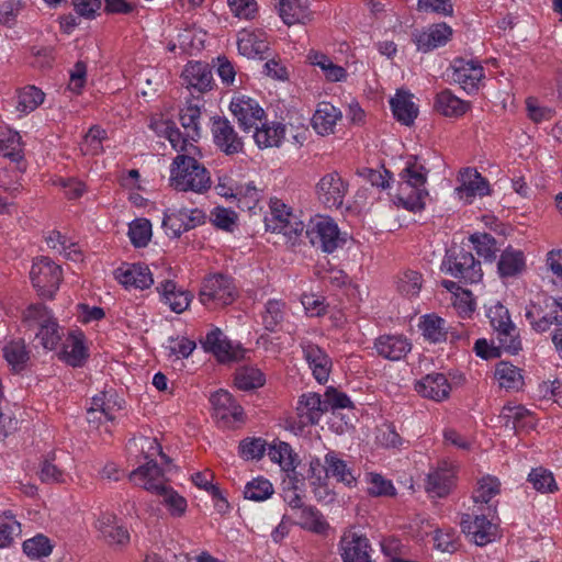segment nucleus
I'll list each match as a JSON object with an SVG mask.
<instances>
[{
	"label": "nucleus",
	"mask_w": 562,
	"mask_h": 562,
	"mask_svg": "<svg viewBox=\"0 0 562 562\" xmlns=\"http://www.w3.org/2000/svg\"><path fill=\"white\" fill-rule=\"evenodd\" d=\"M116 279L125 286H134L136 289H147L153 283V276L149 268L144 265H132L125 270L119 269Z\"/></svg>",
	"instance_id": "31"
},
{
	"label": "nucleus",
	"mask_w": 562,
	"mask_h": 562,
	"mask_svg": "<svg viewBox=\"0 0 562 562\" xmlns=\"http://www.w3.org/2000/svg\"><path fill=\"white\" fill-rule=\"evenodd\" d=\"M496 507L473 508L472 513L462 515L461 528L464 535L477 546H485L495 540L497 525L493 521Z\"/></svg>",
	"instance_id": "6"
},
{
	"label": "nucleus",
	"mask_w": 562,
	"mask_h": 562,
	"mask_svg": "<svg viewBox=\"0 0 562 562\" xmlns=\"http://www.w3.org/2000/svg\"><path fill=\"white\" fill-rule=\"evenodd\" d=\"M254 139L259 148L279 147L285 137V126L281 123L255 126Z\"/></svg>",
	"instance_id": "36"
},
{
	"label": "nucleus",
	"mask_w": 562,
	"mask_h": 562,
	"mask_svg": "<svg viewBox=\"0 0 562 562\" xmlns=\"http://www.w3.org/2000/svg\"><path fill=\"white\" fill-rule=\"evenodd\" d=\"M183 85L191 91L204 93L212 89L213 75L209 64L202 61H190L182 70Z\"/></svg>",
	"instance_id": "20"
},
{
	"label": "nucleus",
	"mask_w": 562,
	"mask_h": 562,
	"mask_svg": "<svg viewBox=\"0 0 562 562\" xmlns=\"http://www.w3.org/2000/svg\"><path fill=\"white\" fill-rule=\"evenodd\" d=\"M525 318L537 333L562 326V297L537 294L525 307Z\"/></svg>",
	"instance_id": "4"
},
{
	"label": "nucleus",
	"mask_w": 562,
	"mask_h": 562,
	"mask_svg": "<svg viewBox=\"0 0 562 562\" xmlns=\"http://www.w3.org/2000/svg\"><path fill=\"white\" fill-rule=\"evenodd\" d=\"M205 221L204 213L199 209L187 210L181 209L166 213L162 220V226L166 233L173 237H180L183 232H188Z\"/></svg>",
	"instance_id": "16"
},
{
	"label": "nucleus",
	"mask_w": 562,
	"mask_h": 562,
	"mask_svg": "<svg viewBox=\"0 0 562 562\" xmlns=\"http://www.w3.org/2000/svg\"><path fill=\"white\" fill-rule=\"evenodd\" d=\"M501 493V481L493 475H484L482 476L472 494V499L474 503L473 508H485L488 506H494L491 504L492 499Z\"/></svg>",
	"instance_id": "29"
},
{
	"label": "nucleus",
	"mask_w": 562,
	"mask_h": 562,
	"mask_svg": "<svg viewBox=\"0 0 562 562\" xmlns=\"http://www.w3.org/2000/svg\"><path fill=\"white\" fill-rule=\"evenodd\" d=\"M276 7L286 25L305 23L310 19L308 7L302 0H278Z\"/></svg>",
	"instance_id": "34"
},
{
	"label": "nucleus",
	"mask_w": 562,
	"mask_h": 562,
	"mask_svg": "<svg viewBox=\"0 0 562 562\" xmlns=\"http://www.w3.org/2000/svg\"><path fill=\"white\" fill-rule=\"evenodd\" d=\"M157 290L162 296L164 302L177 314L184 312L193 299V295L189 291L178 288L171 280L161 282L157 286Z\"/></svg>",
	"instance_id": "26"
},
{
	"label": "nucleus",
	"mask_w": 562,
	"mask_h": 562,
	"mask_svg": "<svg viewBox=\"0 0 562 562\" xmlns=\"http://www.w3.org/2000/svg\"><path fill=\"white\" fill-rule=\"evenodd\" d=\"M200 302L209 310H216L232 304L236 299L233 280L224 274L206 278L199 294Z\"/></svg>",
	"instance_id": "8"
},
{
	"label": "nucleus",
	"mask_w": 562,
	"mask_h": 562,
	"mask_svg": "<svg viewBox=\"0 0 562 562\" xmlns=\"http://www.w3.org/2000/svg\"><path fill=\"white\" fill-rule=\"evenodd\" d=\"M435 109L445 116H461L470 109V103L446 89L437 93Z\"/></svg>",
	"instance_id": "35"
},
{
	"label": "nucleus",
	"mask_w": 562,
	"mask_h": 562,
	"mask_svg": "<svg viewBox=\"0 0 562 562\" xmlns=\"http://www.w3.org/2000/svg\"><path fill=\"white\" fill-rule=\"evenodd\" d=\"M374 348L382 358L400 361L412 350V344L402 334H385L375 339Z\"/></svg>",
	"instance_id": "21"
},
{
	"label": "nucleus",
	"mask_w": 562,
	"mask_h": 562,
	"mask_svg": "<svg viewBox=\"0 0 562 562\" xmlns=\"http://www.w3.org/2000/svg\"><path fill=\"white\" fill-rule=\"evenodd\" d=\"M375 438L376 441L385 448L400 449L404 445V440L391 424H383L379 427Z\"/></svg>",
	"instance_id": "63"
},
{
	"label": "nucleus",
	"mask_w": 562,
	"mask_h": 562,
	"mask_svg": "<svg viewBox=\"0 0 562 562\" xmlns=\"http://www.w3.org/2000/svg\"><path fill=\"white\" fill-rule=\"evenodd\" d=\"M169 183L177 191L204 193L212 181L209 170L195 155L179 154L172 160Z\"/></svg>",
	"instance_id": "2"
},
{
	"label": "nucleus",
	"mask_w": 562,
	"mask_h": 562,
	"mask_svg": "<svg viewBox=\"0 0 562 562\" xmlns=\"http://www.w3.org/2000/svg\"><path fill=\"white\" fill-rule=\"evenodd\" d=\"M528 482L540 493H554L558 491L553 474L544 468L532 469L528 475Z\"/></svg>",
	"instance_id": "50"
},
{
	"label": "nucleus",
	"mask_w": 562,
	"mask_h": 562,
	"mask_svg": "<svg viewBox=\"0 0 562 562\" xmlns=\"http://www.w3.org/2000/svg\"><path fill=\"white\" fill-rule=\"evenodd\" d=\"M106 138V132L100 126L89 128L80 144V150L83 155H98L102 151V140Z\"/></svg>",
	"instance_id": "53"
},
{
	"label": "nucleus",
	"mask_w": 562,
	"mask_h": 562,
	"mask_svg": "<svg viewBox=\"0 0 562 562\" xmlns=\"http://www.w3.org/2000/svg\"><path fill=\"white\" fill-rule=\"evenodd\" d=\"M456 482V467L449 461H441L427 475L426 492L432 497L447 496Z\"/></svg>",
	"instance_id": "17"
},
{
	"label": "nucleus",
	"mask_w": 562,
	"mask_h": 562,
	"mask_svg": "<svg viewBox=\"0 0 562 562\" xmlns=\"http://www.w3.org/2000/svg\"><path fill=\"white\" fill-rule=\"evenodd\" d=\"M413 99V94L398 90L390 101L394 117L406 126H411L418 115V106Z\"/></svg>",
	"instance_id": "27"
},
{
	"label": "nucleus",
	"mask_w": 562,
	"mask_h": 562,
	"mask_svg": "<svg viewBox=\"0 0 562 562\" xmlns=\"http://www.w3.org/2000/svg\"><path fill=\"white\" fill-rule=\"evenodd\" d=\"M128 236L135 247H145L151 237V223L146 218H137L130 224Z\"/></svg>",
	"instance_id": "54"
},
{
	"label": "nucleus",
	"mask_w": 562,
	"mask_h": 562,
	"mask_svg": "<svg viewBox=\"0 0 562 562\" xmlns=\"http://www.w3.org/2000/svg\"><path fill=\"white\" fill-rule=\"evenodd\" d=\"M229 110L246 133L250 132L265 116L263 109L255 100L245 97L234 98Z\"/></svg>",
	"instance_id": "19"
},
{
	"label": "nucleus",
	"mask_w": 562,
	"mask_h": 562,
	"mask_svg": "<svg viewBox=\"0 0 562 562\" xmlns=\"http://www.w3.org/2000/svg\"><path fill=\"white\" fill-rule=\"evenodd\" d=\"M368 492L373 496H393L395 495V487L390 480L384 479L376 473H369L367 475Z\"/></svg>",
	"instance_id": "61"
},
{
	"label": "nucleus",
	"mask_w": 562,
	"mask_h": 562,
	"mask_svg": "<svg viewBox=\"0 0 562 562\" xmlns=\"http://www.w3.org/2000/svg\"><path fill=\"white\" fill-rule=\"evenodd\" d=\"M341 117V112L329 102H321L312 117L314 130L326 135L334 132V127Z\"/></svg>",
	"instance_id": "30"
},
{
	"label": "nucleus",
	"mask_w": 562,
	"mask_h": 562,
	"mask_svg": "<svg viewBox=\"0 0 562 562\" xmlns=\"http://www.w3.org/2000/svg\"><path fill=\"white\" fill-rule=\"evenodd\" d=\"M20 533L21 525L10 513L0 515V548L10 546Z\"/></svg>",
	"instance_id": "55"
},
{
	"label": "nucleus",
	"mask_w": 562,
	"mask_h": 562,
	"mask_svg": "<svg viewBox=\"0 0 562 562\" xmlns=\"http://www.w3.org/2000/svg\"><path fill=\"white\" fill-rule=\"evenodd\" d=\"M210 401L213 405L216 418L223 420H229L231 418L233 420L240 419L243 415V408L236 403L229 392L220 390L212 394Z\"/></svg>",
	"instance_id": "28"
},
{
	"label": "nucleus",
	"mask_w": 562,
	"mask_h": 562,
	"mask_svg": "<svg viewBox=\"0 0 562 562\" xmlns=\"http://www.w3.org/2000/svg\"><path fill=\"white\" fill-rule=\"evenodd\" d=\"M202 344L204 349L215 355L220 361H229L237 358L231 341L226 339L220 328L211 330Z\"/></svg>",
	"instance_id": "33"
},
{
	"label": "nucleus",
	"mask_w": 562,
	"mask_h": 562,
	"mask_svg": "<svg viewBox=\"0 0 562 562\" xmlns=\"http://www.w3.org/2000/svg\"><path fill=\"white\" fill-rule=\"evenodd\" d=\"M348 187V182H345L339 173L330 172L322 177L316 184V194L325 206L339 209L342 206Z\"/></svg>",
	"instance_id": "14"
},
{
	"label": "nucleus",
	"mask_w": 562,
	"mask_h": 562,
	"mask_svg": "<svg viewBox=\"0 0 562 562\" xmlns=\"http://www.w3.org/2000/svg\"><path fill=\"white\" fill-rule=\"evenodd\" d=\"M486 317L496 334L499 348L513 355L517 353L521 349V339L508 308L498 301L492 302L486 307Z\"/></svg>",
	"instance_id": "5"
},
{
	"label": "nucleus",
	"mask_w": 562,
	"mask_h": 562,
	"mask_svg": "<svg viewBox=\"0 0 562 562\" xmlns=\"http://www.w3.org/2000/svg\"><path fill=\"white\" fill-rule=\"evenodd\" d=\"M397 291L409 299L416 297L423 286V276L414 270H406L398 276Z\"/></svg>",
	"instance_id": "48"
},
{
	"label": "nucleus",
	"mask_w": 562,
	"mask_h": 562,
	"mask_svg": "<svg viewBox=\"0 0 562 562\" xmlns=\"http://www.w3.org/2000/svg\"><path fill=\"white\" fill-rule=\"evenodd\" d=\"M201 117V104L188 102L180 111V122L188 137L196 142L201 136L199 120Z\"/></svg>",
	"instance_id": "42"
},
{
	"label": "nucleus",
	"mask_w": 562,
	"mask_h": 562,
	"mask_svg": "<svg viewBox=\"0 0 562 562\" xmlns=\"http://www.w3.org/2000/svg\"><path fill=\"white\" fill-rule=\"evenodd\" d=\"M450 300L453 308L462 318L470 317L475 310L472 294L468 290L457 292L456 296Z\"/></svg>",
	"instance_id": "64"
},
{
	"label": "nucleus",
	"mask_w": 562,
	"mask_h": 562,
	"mask_svg": "<svg viewBox=\"0 0 562 562\" xmlns=\"http://www.w3.org/2000/svg\"><path fill=\"white\" fill-rule=\"evenodd\" d=\"M211 132L215 146L225 155L233 156L244 151L243 137L238 135L226 117L214 116Z\"/></svg>",
	"instance_id": "12"
},
{
	"label": "nucleus",
	"mask_w": 562,
	"mask_h": 562,
	"mask_svg": "<svg viewBox=\"0 0 562 562\" xmlns=\"http://www.w3.org/2000/svg\"><path fill=\"white\" fill-rule=\"evenodd\" d=\"M501 417L507 427L516 431L533 428L536 419L530 411L521 405L508 404L503 407Z\"/></svg>",
	"instance_id": "32"
},
{
	"label": "nucleus",
	"mask_w": 562,
	"mask_h": 562,
	"mask_svg": "<svg viewBox=\"0 0 562 562\" xmlns=\"http://www.w3.org/2000/svg\"><path fill=\"white\" fill-rule=\"evenodd\" d=\"M157 495L162 497V503L169 508L172 516L180 517L186 513L187 501L172 487L166 486Z\"/></svg>",
	"instance_id": "58"
},
{
	"label": "nucleus",
	"mask_w": 562,
	"mask_h": 562,
	"mask_svg": "<svg viewBox=\"0 0 562 562\" xmlns=\"http://www.w3.org/2000/svg\"><path fill=\"white\" fill-rule=\"evenodd\" d=\"M286 304L281 300H269L262 313V324L269 331H276L284 321Z\"/></svg>",
	"instance_id": "44"
},
{
	"label": "nucleus",
	"mask_w": 562,
	"mask_h": 562,
	"mask_svg": "<svg viewBox=\"0 0 562 562\" xmlns=\"http://www.w3.org/2000/svg\"><path fill=\"white\" fill-rule=\"evenodd\" d=\"M0 155L19 162L23 158L21 136L18 132H0Z\"/></svg>",
	"instance_id": "46"
},
{
	"label": "nucleus",
	"mask_w": 562,
	"mask_h": 562,
	"mask_svg": "<svg viewBox=\"0 0 562 562\" xmlns=\"http://www.w3.org/2000/svg\"><path fill=\"white\" fill-rule=\"evenodd\" d=\"M419 328L423 336L431 342H440L447 339V323L436 314L424 315L419 323Z\"/></svg>",
	"instance_id": "39"
},
{
	"label": "nucleus",
	"mask_w": 562,
	"mask_h": 562,
	"mask_svg": "<svg viewBox=\"0 0 562 562\" xmlns=\"http://www.w3.org/2000/svg\"><path fill=\"white\" fill-rule=\"evenodd\" d=\"M24 553L33 559L48 557L53 551L50 540L44 535H36L23 542Z\"/></svg>",
	"instance_id": "52"
},
{
	"label": "nucleus",
	"mask_w": 562,
	"mask_h": 562,
	"mask_svg": "<svg viewBox=\"0 0 562 562\" xmlns=\"http://www.w3.org/2000/svg\"><path fill=\"white\" fill-rule=\"evenodd\" d=\"M325 412L326 405L318 393L301 395L296 406L300 427L317 424Z\"/></svg>",
	"instance_id": "24"
},
{
	"label": "nucleus",
	"mask_w": 562,
	"mask_h": 562,
	"mask_svg": "<svg viewBox=\"0 0 562 562\" xmlns=\"http://www.w3.org/2000/svg\"><path fill=\"white\" fill-rule=\"evenodd\" d=\"M36 336L41 339L42 346L48 350L55 349L61 338L58 333V324L55 319L47 323H41L40 330Z\"/></svg>",
	"instance_id": "60"
},
{
	"label": "nucleus",
	"mask_w": 562,
	"mask_h": 562,
	"mask_svg": "<svg viewBox=\"0 0 562 562\" xmlns=\"http://www.w3.org/2000/svg\"><path fill=\"white\" fill-rule=\"evenodd\" d=\"M440 269L446 274L463 280L467 283H477L482 280L481 262L463 249L447 251Z\"/></svg>",
	"instance_id": "7"
},
{
	"label": "nucleus",
	"mask_w": 562,
	"mask_h": 562,
	"mask_svg": "<svg viewBox=\"0 0 562 562\" xmlns=\"http://www.w3.org/2000/svg\"><path fill=\"white\" fill-rule=\"evenodd\" d=\"M400 181L394 203L397 206L412 212L425 207L428 196L426 189L428 170L418 157L412 156L405 161V167L400 172Z\"/></svg>",
	"instance_id": "1"
},
{
	"label": "nucleus",
	"mask_w": 562,
	"mask_h": 562,
	"mask_svg": "<svg viewBox=\"0 0 562 562\" xmlns=\"http://www.w3.org/2000/svg\"><path fill=\"white\" fill-rule=\"evenodd\" d=\"M415 390L423 397L440 402L449 397L451 385L445 374L430 373L416 382Z\"/></svg>",
	"instance_id": "23"
},
{
	"label": "nucleus",
	"mask_w": 562,
	"mask_h": 562,
	"mask_svg": "<svg viewBox=\"0 0 562 562\" xmlns=\"http://www.w3.org/2000/svg\"><path fill=\"white\" fill-rule=\"evenodd\" d=\"M452 29L445 22L428 25L413 34L417 49L423 53L445 46L452 36Z\"/></svg>",
	"instance_id": "18"
},
{
	"label": "nucleus",
	"mask_w": 562,
	"mask_h": 562,
	"mask_svg": "<svg viewBox=\"0 0 562 562\" xmlns=\"http://www.w3.org/2000/svg\"><path fill=\"white\" fill-rule=\"evenodd\" d=\"M307 59L313 66H317L322 69L328 81L337 82L347 78L346 69L334 64L327 55L321 52L311 50L307 55Z\"/></svg>",
	"instance_id": "40"
},
{
	"label": "nucleus",
	"mask_w": 562,
	"mask_h": 562,
	"mask_svg": "<svg viewBox=\"0 0 562 562\" xmlns=\"http://www.w3.org/2000/svg\"><path fill=\"white\" fill-rule=\"evenodd\" d=\"M142 449L143 451L147 449L145 454L147 462L132 471L130 479L146 491L158 494L160 491H164L167 485L165 484L164 473L153 457L159 454L166 461H169V459L162 452V448L156 439L145 438Z\"/></svg>",
	"instance_id": "3"
},
{
	"label": "nucleus",
	"mask_w": 562,
	"mask_h": 562,
	"mask_svg": "<svg viewBox=\"0 0 562 562\" xmlns=\"http://www.w3.org/2000/svg\"><path fill=\"white\" fill-rule=\"evenodd\" d=\"M238 52L248 58L265 59L268 57L269 44L262 31L241 30L237 35Z\"/></svg>",
	"instance_id": "22"
},
{
	"label": "nucleus",
	"mask_w": 562,
	"mask_h": 562,
	"mask_svg": "<svg viewBox=\"0 0 562 562\" xmlns=\"http://www.w3.org/2000/svg\"><path fill=\"white\" fill-rule=\"evenodd\" d=\"M265 384L263 373L254 367L239 368L235 373V385L243 391L258 389Z\"/></svg>",
	"instance_id": "47"
},
{
	"label": "nucleus",
	"mask_w": 562,
	"mask_h": 562,
	"mask_svg": "<svg viewBox=\"0 0 562 562\" xmlns=\"http://www.w3.org/2000/svg\"><path fill=\"white\" fill-rule=\"evenodd\" d=\"M306 235L313 246L328 254L346 243L337 224L328 216H316L311 220Z\"/></svg>",
	"instance_id": "9"
},
{
	"label": "nucleus",
	"mask_w": 562,
	"mask_h": 562,
	"mask_svg": "<svg viewBox=\"0 0 562 562\" xmlns=\"http://www.w3.org/2000/svg\"><path fill=\"white\" fill-rule=\"evenodd\" d=\"M18 98V111L30 113L43 103L45 93L35 86H26L19 91Z\"/></svg>",
	"instance_id": "49"
},
{
	"label": "nucleus",
	"mask_w": 562,
	"mask_h": 562,
	"mask_svg": "<svg viewBox=\"0 0 562 562\" xmlns=\"http://www.w3.org/2000/svg\"><path fill=\"white\" fill-rule=\"evenodd\" d=\"M459 186L456 188L458 198L465 203H472L476 196L490 194V184L481 173L471 167L462 168L458 175Z\"/></svg>",
	"instance_id": "13"
},
{
	"label": "nucleus",
	"mask_w": 562,
	"mask_h": 562,
	"mask_svg": "<svg viewBox=\"0 0 562 562\" xmlns=\"http://www.w3.org/2000/svg\"><path fill=\"white\" fill-rule=\"evenodd\" d=\"M161 130L162 135L170 142L171 146L179 154L196 155L200 154L199 148L192 143L193 140L180 132V130L171 122H165Z\"/></svg>",
	"instance_id": "38"
},
{
	"label": "nucleus",
	"mask_w": 562,
	"mask_h": 562,
	"mask_svg": "<svg viewBox=\"0 0 562 562\" xmlns=\"http://www.w3.org/2000/svg\"><path fill=\"white\" fill-rule=\"evenodd\" d=\"M476 254L485 260H492L496 255V241L495 238L486 233L473 234L470 237Z\"/></svg>",
	"instance_id": "56"
},
{
	"label": "nucleus",
	"mask_w": 562,
	"mask_h": 562,
	"mask_svg": "<svg viewBox=\"0 0 562 562\" xmlns=\"http://www.w3.org/2000/svg\"><path fill=\"white\" fill-rule=\"evenodd\" d=\"M297 525L305 530L323 535L329 528L321 512L314 506H305L301 509Z\"/></svg>",
	"instance_id": "45"
},
{
	"label": "nucleus",
	"mask_w": 562,
	"mask_h": 562,
	"mask_svg": "<svg viewBox=\"0 0 562 562\" xmlns=\"http://www.w3.org/2000/svg\"><path fill=\"white\" fill-rule=\"evenodd\" d=\"M2 352L8 364L16 372L22 371L30 360L29 351L22 339L8 342L3 347Z\"/></svg>",
	"instance_id": "43"
},
{
	"label": "nucleus",
	"mask_w": 562,
	"mask_h": 562,
	"mask_svg": "<svg viewBox=\"0 0 562 562\" xmlns=\"http://www.w3.org/2000/svg\"><path fill=\"white\" fill-rule=\"evenodd\" d=\"M495 379L501 387L519 391L524 386L521 370L510 362L502 361L495 368Z\"/></svg>",
	"instance_id": "37"
},
{
	"label": "nucleus",
	"mask_w": 562,
	"mask_h": 562,
	"mask_svg": "<svg viewBox=\"0 0 562 562\" xmlns=\"http://www.w3.org/2000/svg\"><path fill=\"white\" fill-rule=\"evenodd\" d=\"M88 358L87 348L81 339L72 337L70 342L65 346L64 359L72 367H80Z\"/></svg>",
	"instance_id": "57"
},
{
	"label": "nucleus",
	"mask_w": 562,
	"mask_h": 562,
	"mask_svg": "<svg viewBox=\"0 0 562 562\" xmlns=\"http://www.w3.org/2000/svg\"><path fill=\"white\" fill-rule=\"evenodd\" d=\"M30 277L41 296L53 299L61 281V268L48 257H41L33 262Z\"/></svg>",
	"instance_id": "10"
},
{
	"label": "nucleus",
	"mask_w": 562,
	"mask_h": 562,
	"mask_svg": "<svg viewBox=\"0 0 562 562\" xmlns=\"http://www.w3.org/2000/svg\"><path fill=\"white\" fill-rule=\"evenodd\" d=\"M326 462V476H334L338 481L347 482L350 481L347 479V475L350 474L349 470L347 469V464L345 461L337 457L335 452H329L325 457Z\"/></svg>",
	"instance_id": "62"
},
{
	"label": "nucleus",
	"mask_w": 562,
	"mask_h": 562,
	"mask_svg": "<svg viewBox=\"0 0 562 562\" xmlns=\"http://www.w3.org/2000/svg\"><path fill=\"white\" fill-rule=\"evenodd\" d=\"M451 70L452 80L469 93L476 91L484 79V69L477 60L457 58Z\"/></svg>",
	"instance_id": "15"
},
{
	"label": "nucleus",
	"mask_w": 562,
	"mask_h": 562,
	"mask_svg": "<svg viewBox=\"0 0 562 562\" xmlns=\"http://www.w3.org/2000/svg\"><path fill=\"white\" fill-rule=\"evenodd\" d=\"M525 256L520 250L506 249L498 261V272L502 277H515L525 269Z\"/></svg>",
	"instance_id": "41"
},
{
	"label": "nucleus",
	"mask_w": 562,
	"mask_h": 562,
	"mask_svg": "<svg viewBox=\"0 0 562 562\" xmlns=\"http://www.w3.org/2000/svg\"><path fill=\"white\" fill-rule=\"evenodd\" d=\"M273 494V486L269 480L261 476L248 482L245 486L244 496L247 499L261 502Z\"/></svg>",
	"instance_id": "51"
},
{
	"label": "nucleus",
	"mask_w": 562,
	"mask_h": 562,
	"mask_svg": "<svg viewBox=\"0 0 562 562\" xmlns=\"http://www.w3.org/2000/svg\"><path fill=\"white\" fill-rule=\"evenodd\" d=\"M267 442L262 438H246L239 443V453L245 460H260Z\"/></svg>",
	"instance_id": "59"
},
{
	"label": "nucleus",
	"mask_w": 562,
	"mask_h": 562,
	"mask_svg": "<svg viewBox=\"0 0 562 562\" xmlns=\"http://www.w3.org/2000/svg\"><path fill=\"white\" fill-rule=\"evenodd\" d=\"M301 347L314 378L319 383L327 382L331 367L329 357L317 345L312 342H302Z\"/></svg>",
	"instance_id": "25"
},
{
	"label": "nucleus",
	"mask_w": 562,
	"mask_h": 562,
	"mask_svg": "<svg viewBox=\"0 0 562 562\" xmlns=\"http://www.w3.org/2000/svg\"><path fill=\"white\" fill-rule=\"evenodd\" d=\"M267 229L283 234L289 238L297 236L304 229V223L292 213L290 206L279 199L270 201V215L266 217Z\"/></svg>",
	"instance_id": "11"
}]
</instances>
